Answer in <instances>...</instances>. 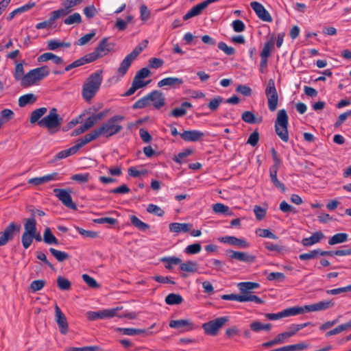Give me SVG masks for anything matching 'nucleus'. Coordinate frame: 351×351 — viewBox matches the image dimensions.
Returning a JSON list of instances; mask_svg holds the SVG:
<instances>
[{
	"mask_svg": "<svg viewBox=\"0 0 351 351\" xmlns=\"http://www.w3.org/2000/svg\"><path fill=\"white\" fill-rule=\"evenodd\" d=\"M280 167H271L269 168V176L271 178V181L273 183V184L276 187L280 189L282 191H285L286 189V187L283 183H282L280 181L278 180L277 178V173L278 170Z\"/></svg>",
	"mask_w": 351,
	"mask_h": 351,
	"instance_id": "26",
	"label": "nucleus"
},
{
	"mask_svg": "<svg viewBox=\"0 0 351 351\" xmlns=\"http://www.w3.org/2000/svg\"><path fill=\"white\" fill-rule=\"evenodd\" d=\"M319 249L313 250L310 251L308 253H304L299 255V258L301 261H306L310 259H314L317 258L319 255Z\"/></svg>",
	"mask_w": 351,
	"mask_h": 351,
	"instance_id": "54",
	"label": "nucleus"
},
{
	"mask_svg": "<svg viewBox=\"0 0 351 351\" xmlns=\"http://www.w3.org/2000/svg\"><path fill=\"white\" fill-rule=\"evenodd\" d=\"M192 227L191 223L174 222L169 224V230L175 233L188 232Z\"/></svg>",
	"mask_w": 351,
	"mask_h": 351,
	"instance_id": "24",
	"label": "nucleus"
},
{
	"mask_svg": "<svg viewBox=\"0 0 351 351\" xmlns=\"http://www.w3.org/2000/svg\"><path fill=\"white\" fill-rule=\"evenodd\" d=\"M180 136L185 141L196 142L204 136V133L199 130H185Z\"/></svg>",
	"mask_w": 351,
	"mask_h": 351,
	"instance_id": "20",
	"label": "nucleus"
},
{
	"mask_svg": "<svg viewBox=\"0 0 351 351\" xmlns=\"http://www.w3.org/2000/svg\"><path fill=\"white\" fill-rule=\"evenodd\" d=\"M256 233L261 237L277 239L278 237L268 229H258Z\"/></svg>",
	"mask_w": 351,
	"mask_h": 351,
	"instance_id": "58",
	"label": "nucleus"
},
{
	"mask_svg": "<svg viewBox=\"0 0 351 351\" xmlns=\"http://www.w3.org/2000/svg\"><path fill=\"white\" fill-rule=\"evenodd\" d=\"M213 210L216 213L227 214L228 215H232V213L230 212L229 207L221 203H217L213 204Z\"/></svg>",
	"mask_w": 351,
	"mask_h": 351,
	"instance_id": "46",
	"label": "nucleus"
},
{
	"mask_svg": "<svg viewBox=\"0 0 351 351\" xmlns=\"http://www.w3.org/2000/svg\"><path fill=\"white\" fill-rule=\"evenodd\" d=\"M35 3H28L25 5H22L21 7H19L15 10H14L12 12L9 14V15L7 16V20L10 21L13 19V18L21 13L25 12L26 11H28L33 7H34Z\"/></svg>",
	"mask_w": 351,
	"mask_h": 351,
	"instance_id": "33",
	"label": "nucleus"
},
{
	"mask_svg": "<svg viewBox=\"0 0 351 351\" xmlns=\"http://www.w3.org/2000/svg\"><path fill=\"white\" fill-rule=\"evenodd\" d=\"M193 153L192 149H186L184 152H180L178 155L175 156L173 158V160L178 163L180 164L182 162V160L187 157L188 156L191 155Z\"/></svg>",
	"mask_w": 351,
	"mask_h": 351,
	"instance_id": "61",
	"label": "nucleus"
},
{
	"mask_svg": "<svg viewBox=\"0 0 351 351\" xmlns=\"http://www.w3.org/2000/svg\"><path fill=\"white\" fill-rule=\"evenodd\" d=\"M102 70L97 71L86 79L82 86V95L86 101H90L99 90L102 83Z\"/></svg>",
	"mask_w": 351,
	"mask_h": 351,
	"instance_id": "2",
	"label": "nucleus"
},
{
	"mask_svg": "<svg viewBox=\"0 0 351 351\" xmlns=\"http://www.w3.org/2000/svg\"><path fill=\"white\" fill-rule=\"evenodd\" d=\"M14 116V113L12 110L3 109L0 112V121L4 123L11 120Z\"/></svg>",
	"mask_w": 351,
	"mask_h": 351,
	"instance_id": "52",
	"label": "nucleus"
},
{
	"mask_svg": "<svg viewBox=\"0 0 351 351\" xmlns=\"http://www.w3.org/2000/svg\"><path fill=\"white\" fill-rule=\"evenodd\" d=\"M62 123L63 118L58 114V110L52 108L48 114L38 121V125L47 128L48 132L53 134L60 130Z\"/></svg>",
	"mask_w": 351,
	"mask_h": 351,
	"instance_id": "3",
	"label": "nucleus"
},
{
	"mask_svg": "<svg viewBox=\"0 0 351 351\" xmlns=\"http://www.w3.org/2000/svg\"><path fill=\"white\" fill-rule=\"evenodd\" d=\"M95 35H96V31L95 29H93L90 33L84 35L80 39H78V40L77 42V45H80V46L85 45L92 38H93L95 36Z\"/></svg>",
	"mask_w": 351,
	"mask_h": 351,
	"instance_id": "53",
	"label": "nucleus"
},
{
	"mask_svg": "<svg viewBox=\"0 0 351 351\" xmlns=\"http://www.w3.org/2000/svg\"><path fill=\"white\" fill-rule=\"evenodd\" d=\"M119 310V308L104 309L99 311H88L87 313V317L89 320H96L98 319L110 318L115 316L116 313Z\"/></svg>",
	"mask_w": 351,
	"mask_h": 351,
	"instance_id": "16",
	"label": "nucleus"
},
{
	"mask_svg": "<svg viewBox=\"0 0 351 351\" xmlns=\"http://www.w3.org/2000/svg\"><path fill=\"white\" fill-rule=\"evenodd\" d=\"M154 327V324H153L150 328H149L148 330L133 328H117L116 330L121 332V334L124 335L135 336L138 335L144 334L145 336H148L153 334V332L150 331V330Z\"/></svg>",
	"mask_w": 351,
	"mask_h": 351,
	"instance_id": "18",
	"label": "nucleus"
},
{
	"mask_svg": "<svg viewBox=\"0 0 351 351\" xmlns=\"http://www.w3.org/2000/svg\"><path fill=\"white\" fill-rule=\"evenodd\" d=\"M226 254L231 259L237 260L241 262L252 263L254 262L256 257L250 254L247 252H239L232 250H227Z\"/></svg>",
	"mask_w": 351,
	"mask_h": 351,
	"instance_id": "15",
	"label": "nucleus"
},
{
	"mask_svg": "<svg viewBox=\"0 0 351 351\" xmlns=\"http://www.w3.org/2000/svg\"><path fill=\"white\" fill-rule=\"evenodd\" d=\"M334 305V302H332L331 300H329L321 301L315 304L305 305V308L307 312L320 311L330 308L333 307Z\"/></svg>",
	"mask_w": 351,
	"mask_h": 351,
	"instance_id": "19",
	"label": "nucleus"
},
{
	"mask_svg": "<svg viewBox=\"0 0 351 351\" xmlns=\"http://www.w3.org/2000/svg\"><path fill=\"white\" fill-rule=\"evenodd\" d=\"M217 47L220 50L223 51L228 56H232L235 53V49L232 47L228 46L223 42L219 43Z\"/></svg>",
	"mask_w": 351,
	"mask_h": 351,
	"instance_id": "62",
	"label": "nucleus"
},
{
	"mask_svg": "<svg viewBox=\"0 0 351 351\" xmlns=\"http://www.w3.org/2000/svg\"><path fill=\"white\" fill-rule=\"evenodd\" d=\"M148 95L138 99L132 106L133 109H141L143 108L149 104Z\"/></svg>",
	"mask_w": 351,
	"mask_h": 351,
	"instance_id": "64",
	"label": "nucleus"
},
{
	"mask_svg": "<svg viewBox=\"0 0 351 351\" xmlns=\"http://www.w3.org/2000/svg\"><path fill=\"white\" fill-rule=\"evenodd\" d=\"M242 120L247 123H261L263 121L262 117L256 118L254 113L250 111H245L241 116Z\"/></svg>",
	"mask_w": 351,
	"mask_h": 351,
	"instance_id": "35",
	"label": "nucleus"
},
{
	"mask_svg": "<svg viewBox=\"0 0 351 351\" xmlns=\"http://www.w3.org/2000/svg\"><path fill=\"white\" fill-rule=\"evenodd\" d=\"M82 278L86 285L90 288L97 289L100 287V285L97 282V281L89 275L84 274L82 275Z\"/></svg>",
	"mask_w": 351,
	"mask_h": 351,
	"instance_id": "57",
	"label": "nucleus"
},
{
	"mask_svg": "<svg viewBox=\"0 0 351 351\" xmlns=\"http://www.w3.org/2000/svg\"><path fill=\"white\" fill-rule=\"evenodd\" d=\"M48 60H52L56 64H62L64 63V60L61 57L51 52L43 53L38 58V61L40 62H47Z\"/></svg>",
	"mask_w": 351,
	"mask_h": 351,
	"instance_id": "27",
	"label": "nucleus"
},
{
	"mask_svg": "<svg viewBox=\"0 0 351 351\" xmlns=\"http://www.w3.org/2000/svg\"><path fill=\"white\" fill-rule=\"evenodd\" d=\"M169 326L173 328L189 327L187 330H191L193 328V324L188 319L171 320L169 323Z\"/></svg>",
	"mask_w": 351,
	"mask_h": 351,
	"instance_id": "32",
	"label": "nucleus"
},
{
	"mask_svg": "<svg viewBox=\"0 0 351 351\" xmlns=\"http://www.w3.org/2000/svg\"><path fill=\"white\" fill-rule=\"evenodd\" d=\"M311 322H306L300 324H292L289 328V330L287 331L289 337L293 336L297 332L300 330L301 329L305 328L307 326H309Z\"/></svg>",
	"mask_w": 351,
	"mask_h": 351,
	"instance_id": "49",
	"label": "nucleus"
},
{
	"mask_svg": "<svg viewBox=\"0 0 351 351\" xmlns=\"http://www.w3.org/2000/svg\"><path fill=\"white\" fill-rule=\"evenodd\" d=\"M229 321L227 316L220 317L202 324L204 333L210 336L217 335L219 330Z\"/></svg>",
	"mask_w": 351,
	"mask_h": 351,
	"instance_id": "7",
	"label": "nucleus"
},
{
	"mask_svg": "<svg viewBox=\"0 0 351 351\" xmlns=\"http://www.w3.org/2000/svg\"><path fill=\"white\" fill-rule=\"evenodd\" d=\"M36 97L32 93H29L21 96L19 99V106L24 107L27 104H34L36 101Z\"/></svg>",
	"mask_w": 351,
	"mask_h": 351,
	"instance_id": "39",
	"label": "nucleus"
},
{
	"mask_svg": "<svg viewBox=\"0 0 351 351\" xmlns=\"http://www.w3.org/2000/svg\"><path fill=\"white\" fill-rule=\"evenodd\" d=\"M53 193L66 207L72 210H77V206L72 200L70 189H54Z\"/></svg>",
	"mask_w": 351,
	"mask_h": 351,
	"instance_id": "12",
	"label": "nucleus"
},
{
	"mask_svg": "<svg viewBox=\"0 0 351 351\" xmlns=\"http://www.w3.org/2000/svg\"><path fill=\"white\" fill-rule=\"evenodd\" d=\"M43 241L48 245H58L59 241L56 237L52 234L49 228H46L43 234Z\"/></svg>",
	"mask_w": 351,
	"mask_h": 351,
	"instance_id": "38",
	"label": "nucleus"
},
{
	"mask_svg": "<svg viewBox=\"0 0 351 351\" xmlns=\"http://www.w3.org/2000/svg\"><path fill=\"white\" fill-rule=\"evenodd\" d=\"M348 236L346 233H337L328 240V244L333 245L346 242L348 240Z\"/></svg>",
	"mask_w": 351,
	"mask_h": 351,
	"instance_id": "41",
	"label": "nucleus"
},
{
	"mask_svg": "<svg viewBox=\"0 0 351 351\" xmlns=\"http://www.w3.org/2000/svg\"><path fill=\"white\" fill-rule=\"evenodd\" d=\"M123 119L124 117L122 115H114L103 123L101 127L86 134L84 138L88 143L100 136H104L105 137L112 136L120 132L123 129L120 123Z\"/></svg>",
	"mask_w": 351,
	"mask_h": 351,
	"instance_id": "1",
	"label": "nucleus"
},
{
	"mask_svg": "<svg viewBox=\"0 0 351 351\" xmlns=\"http://www.w3.org/2000/svg\"><path fill=\"white\" fill-rule=\"evenodd\" d=\"M184 83L182 78L176 77H166L158 82V87L169 86L173 88H180Z\"/></svg>",
	"mask_w": 351,
	"mask_h": 351,
	"instance_id": "21",
	"label": "nucleus"
},
{
	"mask_svg": "<svg viewBox=\"0 0 351 351\" xmlns=\"http://www.w3.org/2000/svg\"><path fill=\"white\" fill-rule=\"evenodd\" d=\"M259 287L260 285L258 283L254 282H242L238 284V287L243 293L242 295L251 294L250 290L259 288Z\"/></svg>",
	"mask_w": 351,
	"mask_h": 351,
	"instance_id": "29",
	"label": "nucleus"
},
{
	"mask_svg": "<svg viewBox=\"0 0 351 351\" xmlns=\"http://www.w3.org/2000/svg\"><path fill=\"white\" fill-rule=\"evenodd\" d=\"M33 241L32 235L23 232L21 236V243L25 249H27L31 245Z\"/></svg>",
	"mask_w": 351,
	"mask_h": 351,
	"instance_id": "60",
	"label": "nucleus"
},
{
	"mask_svg": "<svg viewBox=\"0 0 351 351\" xmlns=\"http://www.w3.org/2000/svg\"><path fill=\"white\" fill-rule=\"evenodd\" d=\"M36 218L29 217L25 219L24 223V232L27 234H32L37 230Z\"/></svg>",
	"mask_w": 351,
	"mask_h": 351,
	"instance_id": "34",
	"label": "nucleus"
},
{
	"mask_svg": "<svg viewBox=\"0 0 351 351\" xmlns=\"http://www.w3.org/2000/svg\"><path fill=\"white\" fill-rule=\"evenodd\" d=\"M21 228V224L14 222L10 223L3 232L0 233V246H4L10 241H12L15 234L20 232Z\"/></svg>",
	"mask_w": 351,
	"mask_h": 351,
	"instance_id": "10",
	"label": "nucleus"
},
{
	"mask_svg": "<svg viewBox=\"0 0 351 351\" xmlns=\"http://www.w3.org/2000/svg\"><path fill=\"white\" fill-rule=\"evenodd\" d=\"M219 241L224 243H228L243 248L249 247V243L245 239H239L233 236L223 237L219 238Z\"/></svg>",
	"mask_w": 351,
	"mask_h": 351,
	"instance_id": "23",
	"label": "nucleus"
},
{
	"mask_svg": "<svg viewBox=\"0 0 351 351\" xmlns=\"http://www.w3.org/2000/svg\"><path fill=\"white\" fill-rule=\"evenodd\" d=\"M64 6V8L54 10L50 13V15L55 21L60 17L68 15L71 12L72 10H69V8L66 5Z\"/></svg>",
	"mask_w": 351,
	"mask_h": 351,
	"instance_id": "47",
	"label": "nucleus"
},
{
	"mask_svg": "<svg viewBox=\"0 0 351 351\" xmlns=\"http://www.w3.org/2000/svg\"><path fill=\"white\" fill-rule=\"evenodd\" d=\"M50 73L47 66H43L29 71L22 78L21 86L24 88L29 87L41 81Z\"/></svg>",
	"mask_w": 351,
	"mask_h": 351,
	"instance_id": "4",
	"label": "nucleus"
},
{
	"mask_svg": "<svg viewBox=\"0 0 351 351\" xmlns=\"http://www.w3.org/2000/svg\"><path fill=\"white\" fill-rule=\"evenodd\" d=\"M49 252L58 262H63L70 257L69 254L65 252L59 251L53 247L49 248Z\"/></svg>",
	"mask_w": 351,
	"mask_h": 351,
	"instance_id": "42",
	"label": "nucleus"
},
{
	"mask_svg": "<svg viewBox=\"0 0 351 351\" xmlns=\"http://www.w3.org/2000/svg\"><path fill=\"white\" fill-rule=\"evenodd\" d=\"M265 95L267 99L269 110L274 112L276 110L278 103V95L275 86V82L273 79L268 80L265 89Z\"/></svg>",
	"mask_w": 351,
	"mask_h": 351,
	"instance_id": "9",
	"label": "nucleus"
},
{
	"mask_svg": "<svg viewBox=\"0 0 351 351\" xmlns=\"http://www.w3.org/2000/svg\"><path fill=\"white\" fill-rule=\"evenodd\" d=\"M71 179L80 183H86L90 179V174L88 173L75 174L71 176Z\"/></svg>",
	"mask_w": 351,
	"mask_h": 351,
	"instance_id": "59",
	"label": "nucleus"
},
{
	"mask_svg": "<svg viewBox=\"0 0 351 351\" xmlns=\"http://www.w3.org/2000/svg\"><path fill=\"white\" fill-rule=\"evenodd\" d=\"M250 6L260 19L265 22L272 21L271 15L261 3L252 1L250 3Z\"/></svg>",
	"mask_w": 351,
	"mask_h": 351,
	"instance_id": "17",
	"label": "nucleus"
},
{
	"mask_svg": "<svg viewBox=\"0 0 351 351\" xmlns=\"http://www.w3.org/2000/svg\"><path fill=\"white\" fill-rule=\"evenodd\" d=\"M57 284L58 287L60 289L64 291H68L71 289V282L62 276H58L57 278Z\"/></svg>",
	"mask_w": 351,
	"mask_h": 351,
	"instance_id": "50",
	"label": "nucleus"
},
{
	"mask_svg": "<svg viewBox=\"0 0 351 351\" xmlns=\"http://www.w3.org/2000/svg\"><path fill=\"white\" fill-rule=\"evenodd\" d=\"M115 43L109 41V38H103L98 43L95 51L88 53L91 62H94L99 58H101L108 53L114 52Z\"/></svg>",
	"mask_w": 351,
	"mask_h": 351,
	"instance_id": "5",
	"label": "nucleus"
},
{
	"mask_svg": "<svg viewBox=\"0 0 351 351\" xmlns=\"http://www.w3.org/2000/svg\"><path fill=\"white\" fill-rule=\"evenodd\" d=\"M147 95L149 101L153 102V105L156 109H160L165 105V98L162 93L158 90H154Z\"/></svg>",
	"mask_w": 351,
	"mask_h": 351,
	"instance_id": "22",
	"label": "nucleus"
},
{
	"mask_svg": "<svg viewBox=\"0 0 351 351\" xmlns=\"http://www.w3.org/2000/svg\"><path fill=\"white\" fill-rule=\"evenodd\" d=\"M88 143L86 140L85 139L84 136L81 138H78L76 142L75 145L69 149L62 150L60 152H58L53 158V160L50 162L53 163L56 162L58 160H62L64 158H66L71 155L75 154L77 152V151L82 147L84 145H86Z\"/></svg>",
	"mask_w": 351,
	"mask_h": 351,
	"instance_id": "11",
	"label": "nucleus"
},
{
	"mask_svg": "<svg viewBox=\"0 0 351 351\" xmlns=\"http://www.w3.org/2000/svg\"><path fill=\"white\" fill-rule=\"evenodd\" d=\"M307 312L304 306H293L282 311V317H287Z\"/></svg>",
	"mask_w": 351,
	"mask_h": 351,
	"instance_id": "31",
	"label": "nucleus"
},
{
	"mask_svg": "<svg viewBox=\"0 0 351 351\" xmlns=\"http://www.w3.org/2000/svg\"><path fill=\"white\" fill-rule=\"evenodd\" d=\"M274 43L273 38L266 42L261 52V58H268L270 56L271 49L274 47Z\"/></svg>",
	"mask_w": 351,
	"mask_h": 351,
	"instance_id": "48",
	"label": "nucleus"
},
{
	"mask_svg": "<svg viewBox=\"0 0 351 351\" xmlns=\"http://www.w3.org/2000/svg\"><path fill=\"white\" fill-rule=\"evenodd\" d=\"M92 62L90 60L89 57L88 56V54L85 55L84 56L80 58V59L74 61L71 64L67 65L64 70L65 71H69L71 70L72 69L84 65L85 64L90 63Z\"/></svg>",
	"mask_w": 351,
	"mask_h": 351,
	"instance_id": "36",
	"label": "nucleus"
},
{
	"mask_svg": "<svg viewBox=\"0 0 351 351\" xmlns=\"http://www.w3.org/2000/svg\"><path fill=\"white\" fill-rule=\"evenodd\" d=\"M324 237V234L321 231H317L312 234L310 237L304 238L301 243L304 246H311L319 243Z\"/></svg>",
	"mask_w": 351,
	"mask_h": 351,
	"instance_id": "25",
	"label": "nucleus"
},
{
	"mask_svg": "<svg viewBox=\"0 0 351 351\" xmlns=\"http://www.w3.org/2000/svg\"><path fill=\"white\" fill-rule=\"evenodd\" d=\"M202 250V246L199 243H194L192 245H188L184 252L189 254H195L199 253Z\"/></svg>",
	"mask_w": 351,
	"mask_h": 351,
	"instance_id": "63",
	"label": "nucleus"
},
{
	"mask_svg": "<svg viewBox=\"0 0 351 351\" xmlns=\"http://www.w3.org/2000/svg\"><path fill=\"white\" fill-rule=\"evenodd\" d=\"M221 299L224 300H235L240 302H254L256 304H263V300L255 295L245 294V295H237V294H226L221 295Z\"/></svg>",
	"mask_w": 351,
	"mask_h": 351,
	"instance_id": "13",
	"label": "nucleus"
},
{
	"mask_svg": "<svg viewBox=\"0 0 351 351\" xmlns=\"http://www.w3.org/2000/svg\"><path fill=\"white\" fill-rule=\"evenodd\" d=\"M47 112V108L42 107L33 110L30 114L29 122L31 124L38 123L41 119V117Z\"/></svg>",
	"mask_w": 351,
	"mask_h": 351,
	"instance_id": "30",
	"label": "nucleus"
},
{
	"mask_svg": "<svg viewBox=\"0 0 351 351\" xmlns=\"http://www.w3.org/2000/svg\"><path fill=\"white\" fill-rule=\"evenodd\" d=\"M143 50V47L138 45L133 49L131 53L126 56V57L121 62L117 69V74L119 76L123 77L126 74L132 62L136 58V57L141 53Z\"/></svg>",
	"mask_w": 351,
	"mask_h": 351,
	"instance_id": "8",
	"label": "nucleus"
},
{
	"mask_svg": "<svg viewBox=\"0 0 351 351\" xmlns=\"http://www.w3.org/2000/svg\"><path fill=\"white\" fill-rule=\"evenodd\" d=\"M192 107V104L189 101L182 102L181 104V107L176 108L171 111L169 113V116L173 117H181L184 116L186 114V108H191Z\"/></svg>",
	"mask_w": 351,
	"mask_h": 351,
	"instance_id": "28",
	"label": "nucleus"
},
{
	"mask_svg": "<svg viewBox=\"0 0 351 351\" xmlns=\"http://www.w3.org/2000/svg\"><path fill=\"white\" fill-rule=\"evenodd\" d=\"M54 310L55 322L58 326V329L62 335H66L69 332V323L67 322V319L57 304L55 305Z\"/></svg>",
	"mask_w": 351,
	"mask_h": 351,
	"instance_id": "14",
	"label": "nucleus"
},
{
	"mask_svg": "<svg viewBox=\"0 0 351 351\" xmlns=\"http://www.w3.org/2000/svg\"><path fill=\"white\" fill-rule=\"evenodd\" d=\"M222 101L223 97H221V96H217L210 100V102L208 104V107L212 111H215L218 108L219 105L222 103Z\"/></svg>",
	"mask_w": 351,
	"mask_h": 351,
	"instance_id": "56",
	"label": "nucleus"
},
{
	"mask_svg": "<svg viewBox=\"0 0 351 351\" xmlns=\"http://www.w3.org/2000/svg\"><path fill=\"white\" fill-rule=\"evenodd\" d=\"M250 328L254 332H259L261 330H269L271 328V324H262L260 322H254L250 324Z\"/></svg>",
	"mask_w": 351,
	"mask_h": 351,
	"instance_id": "44",
	"label": "nucleus"
},
{
	"mask_svg": "<svg viewBox=\"0 0 351 351\" xmlns=\"http://www.w3.org/2000/svg\"><path fill=\"white\" fill-rule=\"evenodd\" d=\"M147 211L149 213L154 214L158 217H162L164 215V210L161 209L157 205L150 204L147 207Z\"/></svg>",
	"mask_w": 351,
	"mask_h": 351,
	"instance_id": "55",
	"label": "nucleus"
},
{
	"mask_svg": "<svg viewBox=\"0 0 351 351\" xmlns=\"http://www.w3.org/2000/svg\"><path fill=\"white\" fill-rule=\"evenodd\" d=\"M160 261L162 263H167V264L165 265V268L167 269H172L173 265H178V264H180V263L182 262L180 258H179L178 257H175V256L163 257L161 258Z\"/></svg>",
	"mask_w": 351,
	"mask_h": 351,
	"instance_id": "45",
	"label": "nucleus"
},
{
	"mask_svg": "<svg viewBox=\"0 0 351 351\" xmlns=\"http://www.w3.org/2000/svg\"><path fill=\"white\" fill-rule=\"evenodd\" d=\"M180 269L183 271L196 272L198 269V265L196 262L188 261L185 263H180Z\"/></svg>",
	"mask_w": 351,
	"mask_h": 351,
	"instance_id": "40",
	"label": "nucleus"
},
{
	"mask_svg": "<svg viewBox=\"0 0 351 351\" xmlns=\"http://www.w3.org/2000/svg\"><path fill=\"white\" fill-rule=\"evenodd\" d=\"M182 301V297L176 293H170L165 298V302L169 305L180 304Z\"/></svg>",
	"mask_w": 351,
	"mask_h": 351,
	"instance_id": "43",
	"label": "nucleus"
},
{
	"mask_svg": "<svg viewBox=\"0 0 351 351\" xmlns=\"http://www.w3.org/2000/svg\"><path fill=\"white\" fill-rule=\"evenodd\" d=\"M289 117L285 109L280 110L277 114L275 123V131L276 134L284 142H288L289 136L288 132Z\"/></svg>",
	"mask_w": 351,
	"mask_h": 351,
	"instance_id": "6",
	"label": "nucleus"
},
{
	"mask_svg": "<svg viewBox=\"0 0 351 351\" xmlns=\"http://www.w3.org/2000/svg\"><path fill=\"white\" fill-rule=\"evenodd\" d=\"M81 22H82L81 15L77 12H75V13L69 16L64 20V23L66 25H73L75 23L79 24Z\"/></svg>",
	"mask_w": 351,
	"mask_h": 351,
	"instance_id": "51",
	"label": "nucleus"
},
{
	"mask_svg": "<svg viewBox=\"0 0 351 351\" xmlns=\"http://www.w3.org/2000/svg\"><path fill=\"white\" fill-rule=\"evenodd\" d=\"M130 219L132 224L141 231H146L150 228L149 224L142 221L135 215H131Z\"/></svg>",
	"mask_w": 351,
	"mask_h": 351,
	"instance_id": "37",
	"label": "nucleus"
}]
</instances>
